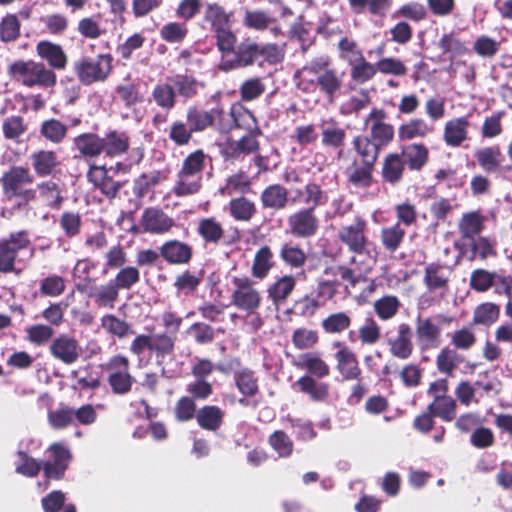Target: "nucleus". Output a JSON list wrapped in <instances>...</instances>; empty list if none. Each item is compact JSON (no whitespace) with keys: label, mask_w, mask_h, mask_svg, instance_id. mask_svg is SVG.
I'll return each mask as SVG.
<instances>
[{"label":"nucleus","mask_w":512,"mask_h":512,"mask_svg":"<svg viewBox=\"0 0 512 512\" xmlns=\"http://www.w3.org/2000/svg\"><path fill=\"white\" fill-rule=\"evenodd\" d=\"M329 58L321 56L306 63L295 74L297 87L306 92L313 93L319 88L330 101L343 85V76L338 71L329 68Z\"/></svg>","instance_id":"obj_1"},{"label":"nucleus","mask_w":512,"mask_h":512,"mask_svg":"<svg viewBox=\"0 0 512 512\" xmlns=\"http://www.w3.org/2000/svg\"><path fill=\"white\" fill-rule=\"evenodd\" d=\"M338 238L351 253L350 263L358 264L364 271L372 270L376 258L369 249L367 223L363 218L356 217L351 224L343 225L338 231Z\"/></svg>","instance_id":"obj_2"},{"label":"nucleus","mask_w":512,"mask_h":512,"mask_svg":"<svg viewBox=\"0 0 512 512\" xmlns=\"http://www.w3.org/2000/svg\"><path fill=\"white\" fill-rule=\"evenodd\" d=\"M8 72L17 82L26 87H52L56 83V74L41 62L33 60H17L12 63Z\"/></svg>","instance_id":"obj_3"},{"label":"nucleus","mask_w":512,"mask_h":512,"mask_svg":"<svg viewBox=\"0 0 512 512\" xmlns=\"http://www.w3.org/2000/svg\"><path fill=\"white\" fill-rule=\"evenodd\" d=\"M112 69V57L100 54L95 58L83 57L74 64L75 73L84 85L104 81Z\"/></svg>","instance_id":"obj_4"},{"label":"nucleus","mask_w":512,"mask_h":512,"mask_svg":"<svg viewBox=\"0 0 512 512\" xmlns=\"http://www.w3.org/2000/svg\"><path fill=\"white\" fill-rule=\"evenodd\" d=\"M231 291V304L241 311L254 314L261 305L262 296L247 276L233 277Z\"/></svg>","instance_id":"obj_5"},{"label":"nucleus","mask_w":512,"mask_h":512,"mask_svg":"<svg viewBox=\"0 0 512 512\" xmlns=\"http://www.w3.org/2000/svg\"><path fill=\"white\" fill-rule=\"evenodd\" d=\"M28 247L29 240L22 232L0 241V272H11L18 253Z\"/></svg>","instance_id":"obj_6"},{"label":"nucleus","mask_w":512,"mask_h":512,"mask_svg":"<svg viewBox=\"0 0 512 512\" xmlns=\"http://www.w3.org/2000/svg\"><path fill=\"white\" fill-rule=\"evenodd\" d=\"M51 355L66 365L74 364L81 356V347L78 341L67 334L55 338L50 347Z\"/></svg>","instance_id":"obj_7"},{"label":"nucleus","mask_w":512,"mask_h":512,"mask_svg":"<svg viewBox=\"0 0 512 512\" xmlns=\"http://www.w3.org/2000/svg\"><path fill=\"white\" fill-rule=\"evenodd\" d=\"M260 50L254 42L244 41L234 49L228 59L219 62V69L225 72L251 65Z\"/></svg>","instance_id":"obj_8"},{"label":"nucleus","mask_w":512,"mask_h":512,"mask_svg":"<svg viewBox=\"0 0 512 512\" xmlns=\"http://www.w3.org/2000/svg\"><path fill=\"white\" fill-rule=\"evenodd\" d=\"M288 226L293 235L298 237H311L318 230V219L313 207L301 209L288 218Z\"/></svg>","instance_id":"obj_9"},{"label":"nucleus","mask_w":512,"mask_h":512,"mask_svg":"<svg viewBox=\"0 0 512 512\" xmlns=\"http://www.w3.org/2000/svg\"><path fill=\"white\" fill-rule=\"evenodd\" d=\"M49 451L53 460L44 464L45 476L49 479H60L68 466L71 458L70 451L61 444L54 443L50 446Z\"/></svg>","instance_id":"obj_10"},{"label":"nucleus","mask_w":512,"mask_h":512,"mask_svg":"<svg viewBox=\"0 0 512 512\" xmlns=\"http://www.w3.org/2000/svg\"><path fill=\"white\" fill-rule=\"evenodd\" d=\"M3 190L6 196L14 197L21 195L23 187L33 182L29 171L23 167H13L6 172L2 179Z\"/></svg>","instance_id":"obj_11"},{"label":"nucleus","mask_w":512,"mask_h":512,"mask_svg":"<svg viewBox=\"0 0 512 512\" xmlns=\"http://www.w3.org/2000/svg\"><path fill=\"white\" fill-rule=\"evenodd\" d=\"M390 353L401 360L408 359L413 351L411 328L402 323L398 326L397 335L387 339Z\"/></svg>","instance_id":"obj_12"},{"label":"nucleus","mask_w":512,"mask_h":512,"mask_svg":"<svg viewBox=\"0 0 512 512\" xmlns=\"http://www.w3.org/2000/svg\"><path fill=\"white\" fill-rule=\"evenodd\" d=\"M334 346L339 348L335 354V359L340 374L348 380L357 379L360 376L361 370L355 354L342 342H336Z\"/></svg>","instance_id":"obj_13"},{"label":"nucleus","mask_w":512,"mask_h":512,"mask_svg":"<svg viewBox=\"0 0 512 512\" xmlns=\"http://www.w3.org/2000/svg\"><path fill=\"white\" fill-rule=\"evenodd\" d=\"M320 130L323 146L336 149L344 146L347 138L346 129L334 118L321 120Z\"/></svg>","instance_id":"obj_14"},{"label":"nucleus","mask_w":512,"mask_h":512,"mask_svg":"<svg viewBox=\"0 0 512 512\" xmlns=\"http://www.w3.org/2000/svg\"><path fill=\"white\" fill-rule=\"evenodd\" d=\"M141 225L146 232L163 234L170 230L174 221L162 210L149 208L142 214Z\"/></svg>","instance_id":"obj_15"},{"label":"nucleus","mask_w":512,"mask_h":512,"mask_svg":"<svg viewBox=\"0 0 512 512\" xmlns=\"http://www.w3.org/2000/svg\"><path fill=\"white\" fill-rule=\"evenodd\" d=\"M296 286V278L292 275L278 277L267 288L268 299L275 307L283 305L292 294Z\"/></svg>","instance_id":"obj_16"},{"label":"nucleus","mask_w":512,"mask_h":512,"mask_svg":"<svg viewBox=\"0 0 512 512\" xmlns=\"http://www.w3.org/2000/svg\"><path fill=\"white\" fill-rule=\"evenodd\" d=\"M87 178L94 187L109 198L115 197L120 189V184L108 176L107 170L103 166H91Z\"/></svg>","instance_id":"obj_17"},{"label":"nucleus","mask_w":512,"mask_h":512,"mask_svg":"<svg viewBox=\"0 0 512 512\" xmlns=\"http://www.w3.org/2000/svg\"><path fill=\"white\" fill-rule=\"evenodd\" d=\"M469 121L465 117L454 118L446 122L444 127V141L448 146L458 147L466 139Z\"/></svg>","instance_id":"obj_18"},{"label":"nucleus","mask_w":512,"mask_h":512,"mask_svg":"<svg viewBox=\"0 0 512 512\" xmlns=\"http://www.w3.org/2000/svg\"><path fill=\"white\" fill-rule=\"evenodd\" d=\"M294 366L305 369L312 375L323 378L329 374V367L317 352H307L297 356Z\"/></svg>","instance_id":"obj_19"},{"label":"nucleus","mask_w":512,"mask_h":512,"mask_svg":"<svg viewBox=\"0 0 512 512\" xmlns=\"http://www.w3.org/2000/svg\"><path fill=\"white\" fill-rule=\"evenodd\" d=\"M441 335V327L434 318L418 319L416 336L420 344L431 347L437 346Z\"/></svg>","instance_id":"obj_20"},{"label":"nucleus","mask_w":512,"mask_h":512,"mask_svg":"<svg viewBox=\"0 0 512 512\" xmlns=\"http://www.w3.org/2000/svg\"><path fill=\"white\" fill-rule=\"evenodd\" d=\"M36 51L39 57L46 60L52 68L58 70L65 68L67 57L61 46L49 41H41L37 44Z\"/></svg>","instance_id":"obj_21"},{"label":"nucleus","mask_w":512,"mask_h":512,"mask_svg":"<svg viewBox=\"0 0 512 512\" xmlns=\"http://www.w3.org/2000/svg\"><path fill=\"white\" fill-rule=\"evenodd\" d=\"M160 254L168 263L184 264L190 260L192 250L189 245L177 240H172L161 246Z\"/></svg>","instance_id":"obj_22"},{"label":"nucleus","mask_w":512,"mask_h":512,"mask_svg":"<svg viewBox=\"0 0 512 512\" xmlns=\"http://www.w3.org/2000/svg\"><path fill=\"white\" fill-rule=\"evenodd\" d=\"M293 192V202L306 204L313 209L327 201V195L316 183H308L303 189H295Z\"/></svg>","instance_id":"obj_23"},{"label":"nucleus","mask_w":512,"mask_h":512,"mask_svg":"<svg viewBox=\"0 0 512 512\" xmlns=\"http://www.w3.org/2000/svg\"><path fill=\"white\" fill-rule=\"evenodd\" d=\"M234 381L238 391L245 397H253L258 393V378L254 371L247 367H238L234 370Z\"/></svg>","instance_id":"obj_24"},{"label":"nucleus","mask_w":512,"mask_h":512,"mask_svg":"<svg viewBox=\"0 0 512 512\" xmlns=\"http://www.w3.org/2000/svg\"><path fill=\"white\" fill-rule=\"evenodd\" d=\"M433 132V126L429 125L421 118L410 119L402 124L398 129V136L401 140H412L415 138H424Z\"/></svg>","instance_id":"obj_25"},{"label":"nucleus","mask_w":512,"mask_h":512,"mask_svg":"<svg viewBox=\"0 0 512 512\" xmlns=\"http://www.w3.org/2000/svg\"><path fill=\"white\" fill-rule=\"evenodd\" d=\"M243 22L245 26L255 30L261 31L268 29L274 37H277L281 33L275 20L262 11H247Z\"/></svg>","instance_id":"obj_26"},{"label":"nucleus","mask_w":512,"mask_h":512,"mask_svg":"<svg viewBox=\"0 0 512 512\" xmlns=\"http://www.w3.org/2000/svg\"><path fill=\"white\" fill-rule=\"evenodd\" d=\"M350 267L347 266H331L325 269V276H337L339 277V281H346L354 286L358 283L365 275L370 273L371 271L361 270L360 266L355 263H350L348 261Z\"/></svg>","instance_id":"obj_27"},{"label":"nucleus","mask_w":512,"mask_h":512,"mask_svg":"<svg viewBox=\"0 0 512 512\" xmlns=\"http://www.w3.org/2000/svg\"><path fill=\"white\" fill-rule=\"evenodd\" d=\"M224 412L218 406H204L196 413L198 425L209 431L217 430L223 421Z\"/></svg>","instance_id":"obj_28"},{"label":"nucleus","mask_w":512,"mask_h":512,"mask_svg":"<svg viewBox=\"0 0 512 512\" xmlns=\"http://www.w3.org/2000/svg\"><path fill=\"white\" fill-rule=\"evenodd\" d=\"M261 200L265 208L280 210L287 204L288 192L279 184L270 185L262 192Z\"/></svg>","instance_id":"obj_29"},{"label":"nucleus","mask_w":512,"mask_h":512,"mask_svg":"<svg viewBox=\"0 0 512 512\" xmlns=\"http://www.w3.org/2000/svg\"><path fill=\"white\" fill-rule=\"evenodd\" d=\"M102 146L107 156H118L127 151L129 138L125 133L112 131L102 138Z\"/></svg>","instance_id":"obj_30"},{"label":"nucleus","mask_w":512,"mask_h":512,"mask_svg":"<svg viewBox=\"0 0 512 512\" xmlns=\"http://www.w3.org/2000/svg\"><path fill=\"white\" fill-rule=\"evenodd\" d=\"M274 265L273 253L268 246L261 247L255 254L251 274L257 279H264Z\"/></svg>","instance_id":"obj_31"},{"label":"nucleus","mask_w":512,"mask_h":512,"mask_svg":"<svg viewBox=\"0 0 512 512\" xmlns=\"http://www.w3.org/2000/svg\"><path fill=\"white\" fill-rule=\"evenodd\" d=\"M74 145L85 157H96L103 152L102 138L93 133L77 136L74 139Z\"/></svg>","instance_id":"obj_32"},{"label":"nucleus","mask_w":512,"mask_h":512,"mask_svg":"<svg viewBox=\"0 0 512 512\" xmlns=\"http://www.w3.org/2000/svg\"><path fill=\"white\" fill-rule=\"evenodd\" d=\"M99 307L113 308L115 302L119 297V289L113 282H109L99 285L94 289V292L90 294Z\"/></svg>","instance_id":"obj_33"},{"label":"nucleus","mask_w":512,"mask_h":512,"mask_svg":"<svg viewBox=\"0 0 512 512\" xmlns=\"http://www.w3.org/2000/svg\"><path fill=\"white\" fill-rule=\"evenodd\" d=\"M352 144L362 163L374 165L378 156V144L363 135L354 137Z\"/></svg>","instance_id":"obj_34"},{"label":"nucleus","mask_w":512,"mask_h":512,"mask_svg":"<svg viewBox=\"0 0 512 512\" xmlns=\"http://www.w3.org/2000/svg\"><path fill=\"white\" fill-rule=\"evenodd\" d=\"M485 217L479 212L472 211L465 213L458 225L459 232L464 238L473 239L482 229Z\"/></svg>","instance_id":"obj_35"},{"label":"nucleus","mask_w":512,"mask_h":512,"mask_svg":"<svg viewBox=\"0 0 512 512\" xmlns=\"http://www.w3.org/2000/svg\"><path fill=\"white\" fill-rule=\"evenodd\" d=\"M401 307V302L394 295H385L373 303V309L379 319L383 321L390 320L396 316Z\"/></svg>","instance_id":"obj_36"},{"label":"nucleus","mask_w":512,"mask_h":512,"mask_svg":"<svg viewBox=\"0 0 512 512\" xmlns=\"http://www.w3.org/2000/svg\"><path fill=\"white\" fill-rule=\"evenodd\" d=\"M202 178L178 172L173 193L179 197L198 193L202 187Z\"/></svg>","instance_id":"obj_37"},{"label":"nucleus","mask_w":512,"mask_h":512,"mask_svg":"<svg viewBox=\"0 0 512 512\" xmlns=\"http://www.w3.org/2000/svg\"><path fill=\"white\" fill-rule=\"evenodd\" d=\"M32 166L39 176L52 173L58 164L56 154L52 151L41 150L31 155Z\"/></svg>","instance_id":"obj_38"},{"label":"nucleus","mask_w":512,"mask_h":512,"mask_svg":"<svg viewBox=\"0 0 512 512\" xmlns=\"http://www.w3.org/2000/svg\"><path fill=\"white\" fill-rule=\"evenodd\" d=\"M456 401L448 396L439 400H432L428 406V411L443 421L450 422L456 417Z\"/></svg>","instance_id":"obj_39"},{"label":"nucleus","mask_w":512,"mask_h":512,"mask_svg":"<svg viewBox=\"0 0 512 512\" xmlns=\"http://www.w3.org/2000/svg\"><path fill=\"white\" fill-rule=\"evenodd\" d=\"M215 110L204 111L195 106L187 110V123L193 132L203 131L211 126L214 121Z\"/></svg>","instance_id":"obj_40"},{"label":"nucleus","mask_w":512,"mask_h":512,"mask_svg":"<svg viewBox=\"0 0 512 512\" xmlns=\"http://www.w3.org/2000/svg\"><path fill=\"white\" fill-rule=\"evenodd\" d=\"M462 362H464V357L449 348L442 349L436 358L438 370L446 375H452Z\"/></svg>","instance_id":"obj_41"},{"label":"nucleus","mask_w":512,"mask_h":512,"mask_svg":"<svg viewBox=\"0 0 512 512\" xmlns=\"http://www.w3.org/2000/svg\"><path fill=\"white\" fill-rule=\"evenodd\" d=\"M152 99L164 110H171L176 103V92L169 83H158L152 91Z\"/></svg>","instance_id":"obj_42"},{"label":"nucleus","mask_w":512,"mask_h":512,"mask_svg":"<svg viewBox=\"0 0 512 512\" xmlns=\"http://www.w3.org/2000/svg\"><path fill=\"white\" fill-rule=\"evenodd\" d=\"M479 165L487 172H494L500 166L503 155L498 147H486L475 154Z\"/></svg>","instance_id":"obj_43"},{"label":"nucleus","mask_w":512,"mask_h":512,"mask_svg":"<svg viewBox=\"0 0 512 512\" xmlns=\"http://www.w3.org/2000/svg\"><path fill=\"white\" fill-rule=\"evenodd\" d=\"M176 337L165 333L152 335L151 351L155 353L158 361L173 353Z\"/></svg>","instance_id":"obj_44"},{"label":"nucleus","mask_w":512,"mask_h":512,"mask_svg":"<svg viewBox=\"0 0 512 512\" xmlns=\"http://www.w3.org/2000/svg\"><path fill=\"white\" fill-rule=\"evenodd\" d=\"M402 157L411 169L419 170L427 161L428 150L420 144L408 145L403 149Z\"/></svg>","instance_id":"obj_45"},{"label":"nucleus","mask_w":512,"mask_h":512,"mask_svg":"<svg viewBox=\"0 0 512 512\" xmlns=\"http://www.w3.org/2000/svg\"><path fill=\"white\" fill-rule=\"evenodd\" d=\"M405 236V230L399 223L385 227L381 230L380 239L383 247L389 252H395L401 245Z\"/></svg>","instance_id":"obj_46"},{"label":"nucleus","mask_w":512,"mask_h":512,"mask_svg":"<svg viewBox=\"0 0 512 512\" xmlns=\"http://www.w3.org/2000/svg\"><path fill=\"white\" fill-rule=\"evenodd\" d=\"M205 19L211 24L212 30L217 32L219 30L231 26L230 15L217 4H209L205 11Z\"/></svg>","instance_id":"obj_47"},{"label":"nucleus","mask_w":512,"mask_h":512,"mask_svg":"<svg viewBox=\"0 0 512 512\" xmlns=\"http://www.w3.org/2000/svg\"><path fill=\"white\" fill-rule=\"evenodd\" d=\"M448 270L438 264H430L425 269L424 281L430 290L442 288L448 281Z\"/></svg>","instance_id":"obj_48"},{"label":"nucleus","mask_w":512,"mask_h":512,"mask_svg":"<svg viewBox=\"0 0 512 512\" xmlns=\"http://www.w3.org/2000/svg\"><path fill=\"white\" fill-rule=\"evenodd\" d=\"M27 126L21 116H10L3 120L2 132L4 138L14 142H19L20 138L26 132Z\"/></svg>","instance_id":"obj_49"},{"label":"nucleus","mask_w":512,"mask_h":512,"mask_svg":"<svg viewBox=\"0 0 512 512\" xmlns=\"http://www.w3.org/2000/svg\"><path fill=\"white\" fill-rule=\"evenodd\" d=\"M101 326L107 333L119 338H124L134 333L131 326L126 321L112 314L104 315L101 318Z\"/></svg>","instance_id":"obj_50"},{"label":"nucleus","mask_w":512,"mask_h":512,"mask_svg":"<svg viewBox=\"0 0 512 512\" xmlns=\"http://www.w3.org/2000/svg\"><path fill=\"white\" fill-rule=\"evenodd\" d=\"M351 66V78L359 84H363L371 80L377 73V65L365 60H357Z\"/></svg>","instance_id":"obj_51"},{"label":"nucleus","mask_w":512,"mask_h":512,"mask_svg":"<svg viewBox=\"0 0 512 512\" xmlns=\"http://www.w3.org/2000/svg\"><path fill=\"white\" fill-rule=\"evenodd\" d=\"M373 165L362 163L358 165L356 161L346 169L349 181L358 187H367L371 183V168Z\"/></svg>","instance_id":"obj_52"},{"label":"nucleus","mask_w":512,"mask_h":512,"mask_svg":"<svg viewBox=\"0 0 512 512\" xmlns=\"http://www.w3.org/2000/svg\"><path fill=\"white\" fill-rule=\"evenodd\" d=\"M197 231L205 241L212 243H217L224 234L221 224L214 218L200 220Z\"/></svg>","instance_id":"obj_53"},{"label":"nucleus","mask_w":512,"mask_h":512,"mask_svg":"<svg viewBox=\"0 0 512 512\" xmlns=\"http://www.w3.org/2000/svg\"><path fill=\"white\" fill-rule=\"evenodd\" d=\"M206 156L201 150L189 154L183 161L179 172L196 177H203L202 172L205 166Z\"/></svg>","instance_id":"obj_54"},{"label":"nucleus","mask_w":512,"mask_h":512,"mask_svg":"<svg viewBox=\"0 0 512 512\" xmlns=\"http://www.w3.org/2000/svg\"><path fill=\"white\" fill-rule=\"evenodd\" d=\"M404 163L398 154L388 155L383 165L384 179L391 183L399 181L404 170Z\"/></svg>","instance_id":"obj_55"},{"label":"nucleus","mask_w":512,"mask_h":512,"mask_svg":"<svg viewBox=\"0 0 512 512\" xmlns=\"http://www.w3.org/2000/svg\"><path fill=\"white\" fill-rule=\"evenodd\" d=\"M351 325V318L345 312H337L329 315L322 321V327L328 334H338Z\"/></svg>","instance_id":"obj_56"},{"label":"nucleus","mask_w":512,"mask_h":512,"mask_svg":"<svg viewBox=\"0 0 512 512\" xmlns=\"http://www.w3.org/2000/svg\"><path fill=\"white\" fill-rule=\"evenodd\" d=\"M301 391L310 395L315 401H320L328 395V385L325 383H317L309 376L301 377L296 383Z\"/></svg>","instance_id":"obj_57"},{"label":"nucleus","mask_w":512,"mask_h":512,"mask_svg":"<svg viewBox=\"0 0 512 512\" xmlns=\"http://www.w3.org/2000/svg\"><path fill=\"white\" fill-rule=\"evenodd\" d=\"M229 206L231 216L239 221H249L256 212L254 203L243 197L233 199Z\"/></svg>","instance_id":"obj_58"},{"label":"nucleus","mask_w":512,"mask_h":512,"mask_svg":"<svg viewBox=\"0 0 512 512\" xmlns=\"http://www.w3.org/2000/svg\"><path fill=\"white\" fill-rule=\"evenodd\" d=\"M187 35L186 23L168 22L160 29V37L168 43H181Z\"/></svg>","instance_id":"obj_59"},{"label":"nucleus","mask_w":512,"mask_h":512,"mask_svg":"<svg viewBox=\"0 0 512 512\" xmlns=\"http://www.w3.org/2000/svg\"><path fill=\"white\" fill-rule=\"evenodd\" d=\"M215 35L217 47L221 52L220 61H224L229 58L236 48L237 38L231 31V26L215 32Z\"/></svg>","instance_id":"obj_60"},{"label":"nucleus","mask_w":512,"mask_h":512,"mask_svg":"<svg viewBox=\"0 0 512 512\" xmlns=\"http://www.w3.org/2000/svg\"><path fill=\"white\" fill-rule=\"evenodd\" d=\"M499 306L486 302L477 306L473 314V322L481 325H491L499 317Z\"/></svg>","instance_id":"obj_61"},{"label":"nucleus","mask_w":512,"mask_h":512,"mask_svg":"<svg viewBox=\"0 0 512 512\" xmlns=\"http://www.w3.org/2000/svg\"><path fill=\"white\" fill-rule=\"evenodd\" d=\"M39 197L42 202L50 207H59L62 202L61 191L53 181H46L38 185Z\"/></svg>","instance_id":"obj_62"},{"label":"nucleus","mask_w":512,"mask_h":512,"mask_svg":"<svg viewBox=\"0 0 512 512\" xmlns=\"http://www.w3.org/2000/svg\"><path fill=\"white\" fill-rule=\"evenodd\" d=\"M66 133L67 127L56 119L46 120L41 125V134L52 143H60Z\"/></svg>","instance_id":"obj_63"},{"label":"nucleus","mask_w":512,"mask_h":512,"mask_svg":"<svg viewBox=\"0 0 512 512\" xmlns=\"http://www.w3.org/2000/svg\"><path fill=\"white\" fill-rule=\"evenodd\" d=\"M381 336L380 326L372 318H367L358 329V337L362 345H374Z\"/></svg>","instance_id":"obj_64"}]
</instances>
